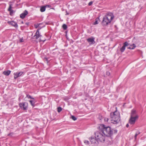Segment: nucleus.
<instances>
[{
  "mask_svg": "<svg viewBox=\"0 0 146 146\" xmlns=\"http://www.w3.org/2000/svg\"><path fill=\"white\" fill-rule=\"evenodd\" d=\"M101 130L102 132L104 134L105 136L111 137L114 133H116L117 131L116 129H111V127L108 126H106L104 124L101 125L100 126Z\"/></svg>",
  "mask_w": 146,
  "mask_h": 146,
  "instance_id": "obj_1",
  "label": "nucleus"
},
{
  "mask_svg": "<svg viewBox=\"0 0 146 146\" xmlns=\"http://www.w3.org/2000/svg\"><path fill=\"white\" fill-rule=\"evenodd\" d=\"M111 123L113 124H117L120 120V114L119 112L116 110L114 112L110 114Z\"/></svg>",
  "mask_w": 146,
  "mask_h": 146,
  "instance_id": "obj_2",
  "label": "nucleus"
},
{
  "mask_svg": "<svg viewBox=\"0 0 146 146\" xmlns=\"http://www.w3.org/2000/svg\"><path fill=\"white\" fill-rule=\"evenodd\" d=\"M114 16L113 13H109L104 17L102 22L103 26H107L110 23L111 21L113 19Z\"/></svg>",
  "mask_w": 146,
  "mask_h": 146,
  "instance_id": "obj_3",
  "label": "nucleus"
},
{
  "mask_svg": "<svg viewBox=\"0 0 146 146\" xmlns=\"http://www.w3.org/2000/svg\"><path fill=\"white\" fill-rule=\"evenodd\" d=\"M95 137L98 141L103 142L105 141L106 136L100 129L99 131L95 132Z\"/></svg>",
  "mask_w": 146,
  "mask_h": 146,
  "instance_id": "obj_4",
  "label": "nucleus"
},
{
  "mask_svg": "<svg viewBox=\"0 0 146 146\" xmlns=\"http://www.w3.org/2000/svg\"><path fill=\"white\" fill-rule=\"evenodd\" d=\"M137 119V116L134 117H130L129 120V123L131 125H133L135 123L136 120Z\"/></svg>",
  "mask_w": 146,
  "mask_h": 146,
  "instance_id": "obj_5",
  "label": "nucleus"
},
{
  "mask_svg": "<svg viewBox=\"0 0 146 146\" xmlns=\"http://www.w3.org/2000/svg\"><path fill=\"white\" fill-rule=\"evenodd\" d=\"M23 74V72H17L14 73V78L15 79H16L18 77H20Z\"/></svg>",
  "mask_w": 146,
  "mask_h": 146,
  "instance_id": "obj_6",
  "label": "nucleus"
},
{
  "mask_svg": "<svg viewBox=\"0 0 146 146\" xmlns=\"http://www.w3.org/2000/svg\"><path fill=\"white\" fill-rule=\"evenodd\" d=\"M95 38L92 37L91 38L87 39V41L90 44H93L95 43L94 40Z\"/></svg>",
  "mask_w": 146,
  "mask_h": 146,
  "instance_id": "obj_7",
  "label": "nucleus"
},
{
  "mask_svg": "<svg viewBox=\"0 0 146 146\" xmlns=\"http://www.w3.org/2000/svg\"><path fill=\"white\" fill-rule=\"evenodd\" d=\"M129 44L127 42H125L123 44V46L120 49V51L121 52H123L125 49V47L128 46Z\"/></svg>",
  "mask_w": 146,
  "mask_h": 146,
  "instance_id": "obj_8",
  "label": "nucleus"
},
{
  "mask_svg": "<svg viewBox=\"0 0 146 146\" xmlns=\"http://www.w3.org/2000/svg\"><path fill=\"white\" fill-rule=\"evenodd\" d=\"M90 140L92 144H96L97 145L98 143V141L96 138L91 137Z\"/></svg>",
  "mask_w": 146,
  "mask_h": 146,
  "instance_id": "obj_9",
  "label": "nucleus"
},
{
  "mask_svg": "<svg viewBox=\"0 0 146 146\" xmlns=\"http://www.w3.org/2000/svg\"><path fill=\"white\" fill-rule=\"evenodd\" d=\"M136 116H137V118H138V116L136 114V110H132L131 112L130 117H135Z\"/></svg>",
  "mask_w": 146,
  "mask_h": 146,
  "instance_id": "obj_10",
  "label": "nucleus"
},
{
  "mask_svg": "<svg viewBox=\"0 0 146 146\" xmlns=\"http://www.w3.org/2000/svg\"><path fill=\"white\" fill-rule=\"evenodd\" d=\"M28 14V11L27 10H25L20 15V17L21 18L23 19L25 18L26 16Z\"/></svg>",
  "mask_w": 146,
  "mask_h": 146,
  "instance_id": "obj_11",
  "label": "nucleus"
},
{
  "mask_svg": "<svg viewBox=\"0 0 146 146\" xmlns=\"http://www.w3.org/2000/svg\"><path fill=\"white\" fill-rule=\"evenodd\" d=\"M41 36V35L39 33V29H38L36 32L35 34V35L34 36V37H35V38L36 39H37Z\"/></svg>",
  "mask_w": 146,
  "mask_h": 146,
  "instance_id": "obj_12",
  "label": "nucleus"
},
{
  "mask_svg": "<svg viewBox=\"0 0 146 146\" xmlns=\"http://www.w3.org/2000/svg\"><path fill=\"white\" fill-rule=\"evenodd\" d=\"M12 5L11 4H10L9 7L8 9V11L10 12V15H12L14 13L13 10L11 9L12 8Z\"/></svg>",
  "mask_w": 146,
  "mask_h": 146,
  "instance_id": "obj_13",
  "label": "nucleus"
},
{
  "mask_svg": "<svg viewBox=\"0 0 146 146\" xmlns=\"http://www.w3.org/2000/svg\"><path fill=\"white\" fill-rule=\"evenodd\" d=\"M9 24L15 27L16 28L18 27L17 23L13 21L10 22Z\"/></svg>",
  "mask_w": 146,
  "mask_h": 146,
  "instance_id": "obj_14",
  "label": "nucleus"
},
{
  "mask_svg": "<svg viewBox=\"0 0 146 146\" xmlns=\"http://www.w3.org/2000/svg\"><path fill=\"white\" fill-rule=\"evenodd\" d=\"M11 72V71L9 70H8L7 71H4L3 72V74L6 76H8L10 74Z\"/></svg>",
  "mask_w": 146,
  "mask_h": 146,
  "instance_id": "obj_15",
  "label": "nucleus"
},
{
  "mask_svg": "<svg viewBox=\"0 0 146 146\" xmlns=\"http://www.w3.org/2000/svg\"><path fill=\"white\" fill-rule=\"evenodd\" d=\"M135 47L136 46L135 44H133L132 45H130V46L128 47V48L131 49H133L135 48Z\"/></svg>",
  "mask_w": 146,
  "mask_h": 146,
  "instance_id": "obj_16",
  "label": "nucleus"
},
{
  "mask_svg": "<svg viewBox=\"0 0 146 146\" xmlns=\"http://www.w3.org/2000/svg\"><path fill=\"white\" fill-rule=\"evenodd\" d=\"M46 7L45 6H42L40 7V11L41 12H43L46 9Z\"/></svg>",
  "mask_w": 146,
  "mask_h": 146,
  "instance_id": "obj_17",
  "label": "nucleus"
},
{
  "mask_svg": "<svg viewBox=\"0 0 146 146\" xmlns=\"http://www.w3.org/2000/svg\"><path fill=\"white\" fill-rule=\"evenodd\" d=\"M98 20H99V19L98 18H97L95 20V21L93 25H95L98 24Z\"/></svg>",
  "mask_w": 146,
  "mask_h": 146,
  "instance_id": "obj_18",
  "label": "nucleus"
},
{
  "mask_svg": "<svg viewBox=\"0 0 146 146\" xmlns=\"http://www.w3.org/2000/svg\"><path fill=\"white\" fill-rule=\"evenodd\" d=\"M42 24V23H39V24H35L34 25V27H35L36 29L38 27H39V26L40 25H41Z\"/></svg>",
  "mask_w": 146,
  "mask_h": 146,
  "instance_id": "obj_19",
  "label": "nucleus"
},
{
  "mask_svg": "<svg viewBox=\"0 0 146 146\" xmlns=\"http://www.w3.org/2000/svg\"><path fill=\"white\" fill-rule=\"evenodd\" d=\"M22 108L23 109V110H25L27 109V106L25 104V103L24 104V106H23L22 107Z\"/></svg>",
  "mask_w": 146,
  "mask_h": 146,
  "instance_id": "obj_20",
  "label": "nucleus"
},
{
  "mask_svg": "<svg viewBox=\"0 0 146 146\" xmlns=\"http://www.w3.org/2000/svg\"><path fill=\"white\" fill-rule=\"evenodd\" d=\"M62 28H63V29L64 30H66L67 29V26L65 24H64L62 25Z\"/></svg>",
  "mask_w": 146,
  "mask_h": 146,
  "instance_id": "obj_21",
  "label": "nucleus"
},
{
  "mask_svg": "<svg viewBox=\"0 0 146 146\" xmlns=\"http://www.w3.org/2000/svg\"><path fill=\"white\" fill-rule=\"evenodd\" d=\"M29 102L32 105V106H34L35 105V102L33 100H31L29 101Z\"/></svg>",
  "mask_w": 146,
  "mask_h": 146,
  "instance_id": "obj_22",
  "label": "nucleus"
},
{
  "mask_svg": "<svg viewBox=\"0 0 146 146\" xmlns=\"http://www.w3.org/2000/svg\"><path fill=\"white\" fill-rule=\"evenodd\" d=\"M25 103H20L19 104V105L20 108H22L23 106H24Z\"/></svg>",
  "mask_w": 146,
  "mask_h": 146,
  "instance_id": "obj_23",
  "label": "nucleus"
},
{
  "mask_svg": "<svg viewBox=\"0 0 146 146\" xmlns=\"http://www.w3.org/2000/svg\"><path fill=\"white\" fill-rule=\"evenodd\" d=\"M27 97L28 98H30L31 99H34V98H32L30 95L27 94Z\"/></svg>",
  "mask_w": 146,
  "mask_h": 146,
  "instance_id": "obj_24",
  "label": "nucleus"
},
{
  "mask_svg": "<svg viewBox=\"0 0 146 146\" xmlns=\"http://www.w3.org/2000/svg\"><path fill=\"white\" fill-rule=\"evenodd\" d=\"M62 110V108L59 107L57 108V111L58 112H60Z\"/></svg>",
  "mask_w": 146,
  "mask_h": 146,
  "instance_id": "obj_25",
  "label": "nucleus"
},
{
  "mask_svg": "<svg viewBox=\"0 0 146 146\" xmlns=\"http://www.w3.org/2000/svg\"><path fill=\"white\" fill-rule=\"evenodd\" d=\"M71 118L74 121H75L77 119L76 117L73 115H72V116H71Z\"/></svg>",
  "mask_w": 146,
  "mask_h": 146,
  "instance_id": "obj_26",
  "label": "nucleus"
},
{
  "mask_svg": "<svg viewBox=\"0 0 146 146\" xmlns=\"http://www.w3.org/2000/svg\"><path fill=\"white\" fill-rule=\"evenodd\" d=\"M84 143L87 145H88L89 144V142L87 140H85L84 141Z\"/></svg>",
  "mask_w": 146,
  "mask_h": 146,
  "instance_id": "obj_27",
  "label": "nucleus"
},
{
  "mask_svg": "<svg viewBox=\"0 0 146 146\" xmlns=\"http://www.w3.org/2000/svg\"><path fill=\"white\" fill-rule=\"evenodd\" d=\"M46 40V39H44V40H42L41 38H40V41H43V42H44Z\"/></svg>",
  "mask_w": 146,
  "mask_h": 146,
  "instance_id": "obj_28",
  "label": "nucleus"
},
{
  "mask_svg": "<svg viewBox=\"0 0 146 146\" xmlns=\"http://www.w3.org/2000/svg\"><path fill=\"white\" fill-rule=\"evenodd\" d=\"M93 3L92 1H90L88 3V5L89 6H90Z\"/></svg>",
  "mask_w": 146,
  "mask_h": 146,
  "instance_id": "obj_29",
  "label": "nucleus"
},
{
  "mask_svg": "<svg viewBox=\"0 0 146 146\" xmlns=\"http://www.w3.org/2000/svg\"><path fill=\"white\" fill-rule=\"evenodd\" d=\"M13 133H9L8 135V136H11L13 135Z\"/></svg>",
  "mask_w": 146,
  "mask_h": 146,
  "instance_id": "obj_30",
  "label": "nucleus"
},
{
  "mask_svg": "<svg viewBox=\"0 0 146 146\" xmlns=\"http://www.w3.org/2000/svg\"><path fill=\"white\" fill-rule=\"evenodd\" d=\"M106 74L107 75L109 76L110 75V73L109 72L107 71L106 72Z\"/></svg>",
  "mask_w": 146,
  "mask_h": 146,
  "instance_id": "obj_31",
  "label": "nucleus"
},
{
  "mask_svg": "<svg viewBox=\"0 0 146 146\" xmlns=\"http://www.w3.org/2000/svg\"><path fill=\"white\" fill-rule=\"evenodd\" d=\"M45 7L46 8V7H48V8H50L51 7V5H46L45 6Z\"/></svg>",
  "mask_w": 146,
  "mask_h": 146,
  "instance_id": "obj_32",
  "label": "nucleus"
},
{
  "mask_svg": "<svg viewBox=\"0 0 146 146\" xmlns=\"http://www.w3.org/2000/svg\"><path fill=\"white\" fill-rule=\"evenodd\" d=\"M99 118L100 120H101L102 119V117L101 115H99Z\"/></svg>",
  "mask_w": 146,
  "mask_h": 146,
  "instance_id": "obj_33",
  "label": "nucleus"
},
{
  "mask_svg": "<svg viewBox=\"0 0 146 146\" xmlns=\"http://www.w3.org/2000/svg\"><path fill=\"white\" fill-rule=\"evenodd\" d=\"M108 120L109 119L107 118H105L104 119L105 121L106 122H108Z\"/></svg>",
  "mask_w": 146,
  "mask_h": 146,
  "instance_id": "obj_34",
  "label": "nucleus"
},
{
  "mask_svg": "<svg viewBox=\"0 0 146 146\" xmlns=\"http://www.w3.org/2000/svg\"><path fill=\"white\" fill-rule=\"evenodd\" d=\"M20 41L21 42H23V38H21L20 39Z\"/></svg>",
  "mask_w": 146,
  "mask_h": 146,
  "instance_id": "obj_35",
  "label": "nucleus"
},
{
  "mask_svg": "<svg viewBox=\"0 0 146 146\" xmlns=\"http://www.w3.org/2000/svg\"><path fill=\"white\" fill-rule=\"evenodd\" d=\"M140 133V132H137V133H136L135 134V135H138L139 133Z\"/></svg>",
  "mask_w": 146,
  "mask_h": 146,
  "instance_id": "obj_36",
  "label": "nucleus"
},
{
  "mask_svg": "<svg viewBox=\"0 0 146 146\" xmlns=\"http://www.w3.org/2000/svg\"><path fill=\"white\" fill-rule=\"evenodd\" d=\"M140 133V132H137V133H136L135 134V135H138L139 133Z\"/></svg>",
  "mask_w": 146,
  "mask_h": 146,
  "instance_id": "obj_37",
  "label": "nucleus"
},
{
  "mask_svg": "<svg viewBox=\"0 0 146 146\" xmlns=\"http://www.w3.org/2000/svg\"><path fill=\"white\" fill-rule=\"evenodd\" d=\"M25 24H26V25H29V23H28V22H27V23H25Z\"/></svg>",
  "mask_w": 146,
  "mask_h": 146,
  "instance_id": "obj_38",
  "label": "nucleus"
},
{
  "mask_svg": "<svg viewBox=\"0 0 146 146\" xmlns=\"http://www.w3.org/2000/svg\"><path fill=\"white\" fill-rule=\"evenodd\" d=\"M137 135H136L135 134V139H136V138H137Z\"/></svg>",
  "mask_w": 146,
  "mask_h": 146,
  "instance_id": "obj_39",
  "label": "nucleus"
},
{
  "mask_svg": "<svg viewBox=\"0 0 146 146\" xmlns=\"http://www.w3.org/2000/svg\"><path fill=\"white\" fill-rule=\"evenodd\" d=\"M129 126V125L128 124H127L126 125V127H128Z\"/></svg>",
  "mask_w": 146,
  "mask_h": 146,
  "instance_id": "obj_40",
  "label": "nucleus"
},
{
  "mask_svg": "<svg viewBox=\"0 0 146 146\" xmlns=\"http://www.w3.org/2000/svg\"><path fill=\"white\" fill-rule=\"evenodd\" d=\"M21 23H22V24H23V21H21Z\"/></svg>",
  "mask_w": 146,
  "mask_h": 146,
  "instance_id": "obj_41",
  "label": "nucleus"
},
{
  "mask_svg": "<svg viewBox=\"0 0 146 146\" xmlns=\"http://www.w3.org/2000/svg\"><path fill=\"white\" fill-rule=\"evenodd\" d=\"M67 14H68V13H67Z\"/></svg>",
  "mask_w": 146,
  "mask_h": 146,
  "instance_id": "obj_42",
  "label": "nucleus"
}]
</instances>
